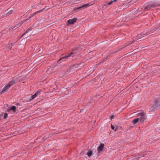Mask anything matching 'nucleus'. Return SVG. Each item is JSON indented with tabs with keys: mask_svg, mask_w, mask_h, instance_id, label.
I'll return each mask as SVG.
<instances>
[{
	"mask_svg": "<svg viewBox=\"0 0 160 160\" xmlns=\"http://www.w3.org/2000/svg\"><path fill=\"white\" fill-rule=\"evenodd\" d=\"M14 82L13 81H11L8 84L5 86L1 91L2 93L7 91L9 89L10 87L14 84Z\"/></svg>",
	"mask_w": 160,
	"mask_h": 160,
	"instance_id": "2",
	"label": "nucleus"
},
{
	"mask_svg": "<svg viewBox=\"0 0 160 160\" xmlns=\"http://www.w3.org/2000/svg\"><path fill=\"white\" fill-rule=\"evenodd\" d=\"M8 116V114L7 113H5L4 115V119L6 118Z\"/></svg>",
	"mask_w": 160,
	"mask_h": 160,
	"instance_id": "21",
	"label": "nucleus"
},
{
	"mask_svg": "<svg viewBox=\"0 0 160 160\" xmlns=\"http://www.w3.org/2000/svg\"><path fill=\"white\" fill-rule=\"evenodd\" d=\"M139 120L138 118H136L133 119L132 121V122L133 123V124H135L136 123H137L138 121Z\"/></svg>",
	"mask_w": 160,
	"mask_h": 160,
	"instance_id": "16",
	"label": "nucleus"
},
{
	"mask_svg": "<svg viewBox=\"0 0 160 160\" xmlns=\"http://www.w3.org/2000/svg\"><path fill=\"white\" fill-rule=\"evenodd\" d=\"M112 2H112V1H111V2H109L108 3V5H111V4L112 3Z\"/></svg>",
	"mask_w": 160,
	"mask_h": 160,
	"instance_id": "24",
	"label": "nucleus"
},
{
	"mask_svg": "<svg viewBox=\"0 0 160 160\" xmlns=\"http://www.w3.org/2000/svg\"><path fill=\"white\" fill-rule=\"evenodd\" d=\"M74 54V53L73 52H72L71 53H70L69 55L65 56L64 57H63L62 58H61L60 59H59L58 61H60L62 60L63 59L67 58H68L70 57L73 54Z\"/></svg>",
	"mask_w": 160,
	"mask_h": 160,
	"instance_id": "8",
	"label": "nucleus"
},
{
	"mask_svg": "<svg viewBox=\"0 0 160 160\" xmlns=\"http://www.w3.org/2000/svg\"><path fill=\"white\" fill-rule=\"evenodd\" d=\"M78 65L77 64H74L70 66L69 67V68H70V69H71L72 68H75L77 67Z\"/></svg>",
	"mask_w": 160,
	"mask_h": 160,
	"instance_id": "17",
	"label": "nucleus"
},
{
	"mask_svg": "<svg viewBox=\"0 0 160 160\" xmlns=\"http://www.w3.org/2000/svg\"><path fill=\"white\" fill-rule=\"evenodd\" d=\"M41 92V90L38 91L34 95L32 96L31 100L34 99L36 98L38 95H40Z\"/></svg>",
	"mask_w": 160,
	"mask_h": 160,
	"instance_id": "6",
	"label": "nucleus"
},
{
	"mask_svg": "<svg viewBox=\"0 0 160 160\" xmlns=\"http://www.w3.org/2000/svg\"><path fill=\"white\" fill-rule=\"evenodd\" d=\"M13 12V10L10 8L8 9L6 12V14L7 16H8L11 14Z\"/></svg>",
	"mask_w": 160,
	"mask_h": 160,
	"instance_id": "10",
	"label": "nucleus"
},
{
	"mask_svg": "<svg viewBox=\"0 0 160 160\" xmlns=\"http://www.w3.org/2000/svg\"><path fill=\"white\" fill-rule=\"evenodd\" d=\"M104 146V144L103 143H101L100 145V146H99L98 148V152H100L101 151H102L103 149Z\"/></svg>",
	"mask_w": 160,
	"mask_h": 160,
	"instance_id": "9",
	"label": "nucleus"
},
{
	"mask_svg": "<svg viewBox=\"0 0 160 160\" xmlns=\"http://www.w3.org/2000/svg\"><path fill=\"white\" fill-rule=\"evenodd\" d=\"M32 29V28H28L26 31L24 33H23L22 34V37L24 36V35H25L26 33H28V32H29L30 31H31Z\"/></svg>",
	"mask_w": 160,
	"mask_h": 160,
	"instance_id": "15",
	"label": "nucleus"
},
{
	"mask_svg": "<svg viewBox=\"0 0 160 160\" xmlns=\"http://www.w3.org/2000/svg\"><path fill=\"white\" fill-rule=\"evenodd\" d=\"M2 93V92H1V89H0V95L1 93Z\"/></svg>",
	"mask_w": 160,
	"mask_h": 160,
	"instance_id": "30",
	"label": "nucleus"
},
{
	"mask_svg": "<svg viewBox=\"0 0 160 160\" xmlns=\"http://www.w3.org/2000/svg\"><path fill=\"white\" fill-rule=\"evenodd\" d=\"M111 128L113 129V130H114V131H117V128H116L115 130L114 129V127L112 125V124L111 125Z\"/></svg>",
	"mask_w": 160,
	"mask_h": 160,
	"instance_id": "20",
	"label": "nucleus"
},
{
	"mask_svg": "<svg viewBox=\"0 0 160 160\" xmlns=\"http://www.w3.org/2000/svg\"><path fill=\"white\" fill-rule=\"evenodd\" d=\"M137 116L138 117L139 120L141 123H143L147 119L146 116L143 112L138 113Z\"/></svg>",
	"mask_w": 160,
	"mask_h": 160,
	"instance_id": "1",
	"label": "nucleus"
},
{
	"mask_svg": "<svg viewBox=\"0 0 160 160\" xmlns=\"http://www.w3.org/2000/svg\"><path fill=\"white\" fill-rule=\"evenodd\" d=\"M112 1L113 2H115L117 1V0H113Z\"/></svg>",
	"mask_w": 160,
	"mask_h": 160,
	"instance_id": "29",
	"label": "nucleus"
},
{
	"mask_svg": "<svg viewBox=\"0 0 160 160\" xmlns=\"http://www.w3.org/2000/svg\"><path fill=\"white\" fill-rule=\"evenodd\" d=\"M36 14V13H34L32 15H31L29 17V18H31L33 17Z\"/></svg>",
	"mask_w": 160,
	"mask_h": 160,
	"instance_id": "19",
	"label": "nucleus"
},
{
	"mask_svg": "<svg viewBox=\"0 0 160 160\" xmlns=\"http://www.w3.org/2000/svg\"><path fill=\"white\" fill-rule=\"evenodd\" d=\"M14 78H12V80L11 81H13L14 82V84L15 83L17 82L19 80L18 77L17 78H15V79H14Z\"/></svg>",
	"mask_w": 160,
	"mask_h": 160,
	"instance_id": "13",
	"label": "nucleus"
},
{
	"mask_svg": "<svg viewBox=\"0 0 160 160\" xmlns=\"http://www.w3.org/2000/svg\"><path fill=\"white\" fill-rule=\"evenodd\" d=\"M142 36V35H141V34H139L138 35L137 37V38H141V37Z\"/></svg>",
	"mask_w": 160,
	"mask_h": 160,
	"instance_id": "22",
	"label": "nucleus"
},
{
	"mask_svg": "<svg viewBox=\"0 0 160 160\" xmlns=\"http://www.w3.org/2000/svg\"><path fill=\"white\" fill-rule=\"evenodd\" d=\"M93 153V152L92 151L89 150L88 151L87 153V155L89 157H90L92 154Z\"/></svg>",
	"mask_w": 160,
	"mask_h": 160,
	"instance_id": "12",
	"label": "nucleus"
},
{
	"mask_svg": "<svg viewBox=\"0 0 160 160\" xmlns=\"http://www.w3.org/2000/svg\"><path fill=\"white\" fill-rule=\"evenodd\" d=\"M30 18H28L26 20H23L22 21V24L23 23H24L25 21L28 20Z\"/></svg>",
	"mask_w": 160,
	"mask_h": 160,
	"instance_id": "23",
	"label": "nucleus"
},
{
	"mask_svg": "<svg viewBox=\"0 0 160 160\" xmlns=\"http://www.w3.org/2000/svg\"><path fill=\"white\" fill-rule=\"evenodd\" d=\"M77 19L76 18H74L73 19L68 20L67 22L69 25L73 24L77 21Z\"/></svg>",
	"mask_w": 160,
	"mask_h": 160,
	"instance_id": "5",
	"label": "nucleus"
},
{
	"mask_svg": "<svg viewBox=\"0 0 160 160\" xmlns=\"http://www.w3.org/2000/svg\"><path fill=\"white\" fill-rule=\"evenodd\" d=\"M89 6V4H84L82 6L79 7L77 8H75V10L79 9L80 8H86L88 6Z\"/></svg>",
	"mask_w": 160,
	"mask_h": 160,
	"instance_id": "11",
	"label": "nucleus"
},
{
	"mask_svg": "<svg viewBox=\"0 0 160 160\" xmlns=\"http://www.w3.org/2000/svg\"><path fill=\"white\" fill-rule=\"evenodd\" d=\"M11 47H10V48L11 49L12 46L14 44H13V43H11Z\"/></svg>",
	"mask_w": 160,
	"mask_h": 160,
	"instance_id": "26",
	"label": "nucleus"
},
{
	"mask_svg": "<svg viewBox=\"0 0 160 160\" xmlns=\"http://www.w3.org/2000/svg\"><path fill=\"white\" fill-rule=\"evenodd\" d=\"M150 8L149 6H148V3L147 5L144 6V10H149Z\"/></svg>",
	"mask_w": 160,
	"mask_h": 160,
	"instance_id": "14",
	"label": "nucleus"
},
{
	"mask_svg": "<svg viewBox=\"0 0 160 160\" xmlns=\"http://www.w3.org/2000/svg\"><path fill=\"white\" fill-rule=\"evenodd\" d=\"M22 21L20 23L17 24L16 26H15L13 28H14V29H16L14 28H18L20 27L21 26V25L22 24Z\"/></svg>",
	"mask_w": 160,
	"mask_h": 160,
	"instance_id": "18",
	"label": "nucleus"
},
{
	"mask_svg": "<svg viewBox=\"0 0 160 160\" xmlns=\"http://www.w3.org/2000/svg\"><path fill=\"white\" fill-rule=\"evenodd\" d=\"M148 3V6L150 7V8H153L158 6V5L156 3H154L152 2H149Z\"/></svg>",
	"mask_w": 160,
	"mask_h": 160,
	"instance_id": "7",
	"label": "nucleus"
},
{
	"mask_svg": "<svg viewBox=\"0 0 160 160\" xmlns=\"http://www.w3.org/2000/svg\"><path fill=\"white\" fill-rule=\"evenodd\" d=\"M137 38H137V37H135L133 38V40H135Z\"/></svg>",
	"mask_w": 160,
	"mask_h": 160,
	"instance_id": "27",
	"label": "nucleus"
},
{
	"mask_svg": "<svg viewBox=\"0 0 160 160\" xmlns=\"http://www.w3.org/2000/svg\"><path fill=\"white\" fill-rule=\"evenodd\" d=\"M114 116H112L111 117V119H113L114 118Z\"/></svg>",
	"mask_w": 160,
	"mask_h": 160,
	"instance_id": "28",
	"label": "nucleus"
},
{
	"mask_svg": "<svg viewBox=\"0 0 160 160\" xmlns=\"http://www.w3.org/2000/svg\"><path fill=\"white\" fill-rule=\"evenodd\" d=\"M43 9H42V10H40V11H38L37 12H35V13H36V14L37 13H38L39 12H40L41 11H42L43 10Z\"/></svg>",
	"mask_w": 160,
	"mask_h": 160,
	"instance_id": "25",
	"label": "nucleus"
},
{
	"mask_svg": "<svg viewBox=\"0 0 160 160\" xmlns=\"http://www.w3.org/2000/svg\"><path fill=\"white\" fill-rule=\"evenodd\" d=\"M8 112L12 113H14L16 111V108L15 106H13L11 107L8 110Z\"/></svg>",
	"mask_w": 160,
	"mask_h": 160,
	"instance_id": "4",
	"label": "nucleus"
},
{
	"mask_svg": "<svg viewBox=\"0 0 160 160\" xmlns=\"http://www.w3.org/2000/svg\"><path fill=\"white\" fill-rule=\"evenodd\" d=\"M160 105V98L155 100V104L153 105V108H156L157 106Z\"/></svg>",
	"mask_w": 160,
	"mask_h": 160,
	"instance_id": "3",
	"label": "nucleus"
}]
</instances>
